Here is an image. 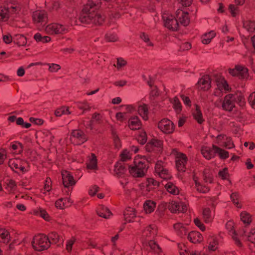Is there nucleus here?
Masks as SVG:
<instances>
[{
    "label": "nucleus",
    "instance_id": "63",
    "mask_svg": "<svg viewBox=\"0 0 255 255\" xmlns=\"http://www.w3.org/2000/svg\"><path fill=\"white\" fill-rule=\"evenodd\" d=\"M204 180L206 182L212 183L213 177L209 173L205 172L204 174Z\"/></svg>",
    "mask_w": 255,
    "mask_h": 255
},
{
    "label": "nucleus",
    "instance_id": "38",
    "mask_svg": "<svg viewBox=\"0 0 255 255\" xmlns=\"http://www.w3.org/2000/svg\"><path fill=\"white\" fill-rule=\"evenodd\" d=\"M131 159V154L127 149H125L121 154V161L126 162Z\"/></svg>",
    "mask_w": 255,
    "mask_h": 255
},
{
    "label": "nucleus",
    "instance_id": "15",
    "mask_svg": "<svg viewBox=\"0 0 255 255\" xmlns=\"http://www.w3.org/2000/svg\"><path fill=\"white\" fill-rule=\"evenodd\" d=\"M71 135L73 138H75L78 140L77 144H81L87 140V138L84 133L80 130H74Z\"/></svg>",
    "mask_w": 255,
    "mask_h": 255
},
{
    "label": "nucleus",
    "instance_id": "2",
    "mask_svg": "<svg viewBox=\"0 0 255 255\" xmlns=\"http://www.w3.org/2000/svg\"><path fill=\"white\" fill-rule=\"evenodd\" d=\"M134 166H129L128 167L130 173L135 177H143L147 169L145 162L137 158L134 159Z\"/></svg>",
    "mask_w": 255,
    "mask_h": 255
},
{
    "label": "nucleus",
    "instance_id": "17",
    "mask_svg": "<svg viewBox=\"0 0 255 255\" xmlns=\"http://www.w3.org/2000/svg\"><path fill=\"white\" fill-rule=\"evenodd\" d=\"M226 228L230 233V234L232 236V238L235 241L236 245L238 246H241L242 243L239 239L236 237L235 231L234 230L233 223L231 221L228 222L226 224Z\"/></svg>",
    "mask_w": 255,
    "mask_h": 255
},
{
    "label": "nucleus",
    "instance_id": "55",
    "mask_svg": "<svg viewBox=\"0 0 255 255\" xmlns=\"http://www.w3.org/2000/svg\"><path fill=\"white\" fill-rule=\"evenodd\" d=\"M8 10H9V16L11 15V16L14 14H17L20 10V7L17 5H14L11 6L10 8H8Z\"/></svg>",
    "mask_w": 255,
    "mask_h": 255
},
{
    "label": "nucleus",
    "instance_id": "62",
    "mask_svg": "<svg viewBox=\"0 0 255 255\" xmlns=\"http://www.w3.org/2000/svg\"><path fill=\"white\" fill-rule=\"evenodd\" d=\"M194 223L196 224V226H197L200 230H201L202 231H205V227L203 225V224L202 223L201 221L198 219H195L194 220Z\"/></svg>",
    "mask_w": 255,
    "mask_h": 255
},
{
    "label": "nucleus",
    "instance_id": "49",
    "mask_svg": "<svg viewBox=\"0 0 255 255\" xmlns=\"http://www.w3.org/2000/svg\"><path fill=\"white\" fill-rule=\"evenodd\" d=\"M16 188V184L15 182L12 180H10L7 183L6 189L8 192H11L15 190Z\"/></svg>",
    "mask_w": 255,
    "mask_h": 255
},
{
    "label": "nucleus",
    "instance_id": "19",
    "mask_svg": "<svg viewBox=\"0 0 255 255\" xmlns=\"http://www.w3.org/2000/svg\"><path fill=\"white\" fill-rule=\"evenodd\" d=\"M159 185V182L156 181L153 178H148L147 179V184L146 186V189L144 192V194L147 195L148 192H149L151 190L155 189L156 187H158Z\"/></svg>",
    "mask_w": 255,
    "mask_h": 255
},
{
    "label": "nucleus",
    "instance_id": "44",
    "mask_svg": "<svg viewBox=\"0 0 255 255\" xmlns=\"http://www.w3.org/2000/svg\"><path fill=\"white\" fill-rule=\"evenodd\" d=\"M140 38L143 40L145 43H147V45L150 46H153V44L150 42L149 37L148 34L145 32H141L140 34Z\"/></svg>",
    "mask_w": 255,
    "mask_h": 255
},
{
    "label": "nucleus",
    "instance_id": "12",
    "mask_svg": "<svg viewBox=\"0 0 255 255\" xmlns=\"http://www.w3.org/2000/svg\"><path fill=\"white\" fill-rule=\"evenodd\" d=\"M215 147L217 146L213 145L212 148L209 147H203L201 150V152L204 157L207 159H210L214 157L217 153L216 149Z\"/></svg>",
    "mask_w": 255,
    "mask_h": 255
},
{
    "label": "nucleus",
    "instance_id": "57",
    "mask_svg": "<svg viewBox=\"0 0 255 255\" xmlns=\"http://www.w3.org/2000/svg\"><path fill=\"white\" fill-rule=\"evenodd\" d=\"M248 239L249 241L255 244V229L251 230L248 235Z\"/></svg>",
    "mask_w": 255,
    "mask_h": 255
},
{
    "label": "nucleus",
    "instance_id": "58",
    "mask_svg": "<svg viewBox=\"0 0 255 255\" xmlns=\"http://www.w3.org/2000/svg\"><path fill=\"white\" fill-rule=\"evenodd\" d=\"M239 195L238 193H233L231 195V199L234 204L237 206L238 208H241V206L239 205V202L236 201L238 199Z\"/></svg>",
    "mask_w": 255,
    "mask_h": 255
},
{
    "label": "nucleus",
    "instance_id": "51",
    "mask_svg": "<svg viewBox=\"0 0 255 255\" xmlns=\"http://www.w3.org/2000/svg\"><path fill=\"white\" fill-rule=\"evenodd\" d=\"M34 39L36 41L38 42H42L43 43L47 42V36H42L41 34L37 33L34 35Z\"/></svg>",
    "mask_w": 255,
    "mask_h": 255
},
{
    "label": "nucleus",
    "instance_id": "28",
    "mask_svg": "<svg viewBox=\"0 0 255 255\" xmlns=\"http://www.w3.org/2000/svg\"><path fill=\"white\" fill-rule=\"evenodd\" d=\"M18 162L19 160L17 159H11L9 161V166L13 170L15 171V169H19L22 172H25V168L22 165H19Z\"/></svg>",
    "mask_w": 255,
    "mask_h": 255
},
{
    "label": "nucleus",
    "instance_id": "61",
    "mask_svg": "<svg viewBox=\"0 0 255 255\" xmlns=\"http://www.w3.org/2000/svg\"><path fill=\"white\" fill-rule=\"evenodd\" d=\"M219 175L222 177L223 179H227L228 176L227 168H224L223 170L220 171L219 172Z\"/></svg>",
    "mask_w": 255,
    "mask_h": 255
},
{
    "label": "nucleus",
    "instance_id": "50",
    "mask_svg": "<svg viewBox=\"0 0 255 255\" xmlns=\"http://www.w3.org/2000/svg\"><path fill=\"white\" fill-rule=\"evenodd\" d=\"M200 236H201V234H200L198 232H191L188 234V239L191 242H192L193 243H195L196 242L195 241V238L196 237H200Z\"/></svg>",
    "mask_w": 255,
    "mask_h": 255
},
{
    "label": "nucleus",
    "instance_id": "46",
    "mask_svg": "<svg viewBox=\"0 0 255 255\" xmlns=\"http://www.w3.org/2000/svg\"><path fill=\"white\" fill-rule=\"evenodd\" d=\"M35 214L37 215H39L46 221L48 220L46 211L41 208H39L38 210L36 211Z\"/></svg>",
    "mask_w": 255,
    "mask_h": 255
},
{
    "label": "nucleus",
    "instance_id": "41",
    "mask_svg": "<svg viewBox=\"0 0 255 255\" xmlns=\"http://www.w3.org/2000/svg\"><path fill=\"white\" fill-rule=\"evenodd\" d=\"M173 105L174 109L178 113L182 110L181 104L177 97H175L173 99Z\"/></svg>",
    "mask_w": 255,
    "mask_h": 255
},
{
    "label": "nucleus",
    "instance_id": "7",
    "mask_svg": "<svg viewBox=\"0 0 255 255\" xmlns=\"http://www.w3.org/2000/svg\"><path fill=\"white\" fill-rule=\"evenodd\" d=\"M229 72L233 76L240 79L246 78L248 76V69L241 65H237L234 69H229Z\"/></svg>",
    "mask_w": 255,
    "mask_h": 255
},
{
    "label": "nucleus",
    "instance_id": "56",
    "mask_svg": "<svg viewBox=\"0 0 255 255\" xmlns=\"http://www.w3.org/2000/svg\"><path fill=\"white\" fill-rule=\"evenodd\" d=\"M105 39L109 42H115L117 40L118 38L114 34L107 33L105 35Z\"/></svg>",
    "mask_w": 255,
    "mask_h": 255
},
{
    "label": "nucleus",
    "instance_id": "14",
    "mask_svg": "<svg viewBox=\"0 0 255 255\" xmlns=\"http://www.w3.org/2000/svg\"><path fill=\"white\" fill-rule=\"evenodd\" d=\"M173 228L177 235L181 237L186 235L188 233V230L181 223H177L173 225Z\"/></svg>",
    "mask_w": 255,
    "mask_h": 255
},
{
    "label": "nucleus",
    "instance_id": "20",
    "mask_svg": "<svg viewBox=\"0 0 255 255\" xmlns=\"http://www.w3.org/2000/svg\"><path fill=\"white\" fill-rule=\"evenodd\" d=\"M127 169L121 162H118L115 165L114 172L118 176H121L126 172Z\"/></svg>",
    "mask_w": 255,
    "mask_h": 255
},
{
    "label": "nucleus",
    "instance_id": "64",
    "mask_svg": "<svg viewBox=\"0 0 255 255\" xmlns=\"http://www.w3.org/2000/svg\"><path fill=\"white\" fill-rule=\"evenodd\" d=\"M99 187L96 185L92 187L89 191V194L91 196H94L98 191Z\"/></svg>",
    "mask_w": 255,
    "mask_h": 255
},
{
    "label": "nucleus",
    "instance_id": "35",
    "mask_svg": "<svg viewBox=\"0 0 255 255\" xmlns=\"http://www.w3.org/2000/svg\"><path fill=\"white\" fill-rule=\"evenodd\" d=\"M55 115L57 117H60L62 115H69L71 112L69 110V108L67 107H62L55 111Z\"/></svg>",
    "mask_w": 255,
    "mask_h": 255
},
{
    "label": "nucleus",
    "instance_id": "13",
    "mask_svg": "<svg viewBox=\"0 0 255 255\" xmlns=\"http://www.w3.org/2000/svg\"><path fill=\"white\" fill-rule=\"evenodd\" d=\"M198 85L201 89L208 90L211 87V78L207 75L203 76L198 81Z\"/></svg>",
    "mask_w": 255,
    "mask_h": 255
},
{
    "label": "nucleus",
    "instance_id": "18",
    "mask_svg": "<svg viewBox=\"0 0 255 255\" xmlns=\"http://www.w3.org/2000/svg\"><path fill=\"white\" fill-rule=\"evenodd\" d=\"M97 214L105 219H108L112 215L111 212L103 205H100L97 210Z\"/></svg>",
    "mask_w": 255,
    "mask_h": 255
},
{
    "label": "nucleus",
    "instance_id": "37",
    "mask_svg": "<svg viewBox=\"0 0 255 255\" xmlns=\"http://www.w3.org/2000/svg\"><path fill=\"white\" fill-rule=\"evenodd\" d=\"M77 106L79 109L83 110V113L86 111H90L91 109V107L86 101L79 102L77 103Z\"/></svg>",
    "mask_w": 255,
    "mask_h": 255
},
{
    "label": "nucleus",
    "instance_id": "39",
    "mask_svg": "<svg viewBox=\"0 0 255 255\" xmlns=\"http://www.w3.org/2000/svg\"><path fill=\"white\" fill-rule=\"evenodd\" d=\"M241 219L245 224H249L251 222V216L246 212L241 213Z\"/></svg>",
    "mask_w": 255,
    "mask_h": 255
},
{
    "label": "nucleus",
    "instance_id": "29",
    "mask_svg": "<svg viewBox=\"0 0 255 255\" xmlns=\"http://www.w3.org/2000/svg\"><path fill=\"white\" fill-rule=\"evenodd\" d=\"M156 234L155 226L149 225L147 227L143 233V237H151Z\"/></svg>",
    "mask_w": 255,
    "mask_h": 255
},
{
    "label": "nucleus",
    "instance_id": "47",
    "mask_svg": "<svg viewBox=\"0 0 255 255\" xmlns=\"http://www.w3.org/2000/svg\"><path fill=\"white\" fill-rule=\"evenodd\" d=\"M153 147H156L159 149V150L162 147L163 143L161 140L153 139L150 141Z\"/></svg>",
    "mask_w": 255,
    "mask_h": 255
},
{
    "label": "nucleus",
    "instance_id": "22",
    "mask_svg": "<svg viewBox=\"0 0 255 255\" xmlns=\"http://www.w3.org/2000/svg\"><path fill=\"white\" fill-rule=\"evenodd\" d=\"M216 36V33L214 31H211L208 33H206L202 35V42L204 44L210 43L212 39Z\"/></svg>",
    "mask_w": 255,
    "mask_h": 255
},
{
    "label": "nucleus",
    "instance_id": "8",
    "mask_svg": "<svg viewBox=\"0 0 255 255\" xmlns=\"http://www.w3.org/2000/svg\"><path fill=\"white\" fill-rule=\"evenodd\" d=\"M187 157L181 153H179L176 156V167L178 171L184 172L186 169L185 164L187 163Z\"/></svg>",
    "mask_w": 255,
    "mask_h": 255
},
{
    "label": "nucleus",
    "instance_id": "31",
    "mask_svg": "<svg viewBox=\"0 0 255 255\" xmlns=\"http://www.w3.org/2000/svg\"><path fill=\"white\" fill-rule=\"evenodd\" d=\"M165 187L168 192L173 195H177L179 192L178 188L172 182H168Z\"/></svg>",
    "mask_w": 255,
    "mask_h": 255
},
{
    "label": "nucleus",
    "instance_id": "27",
    "mask_svg": "<svg viewBox=\"0 0 255 255\" xmlns=\"http://www.w3.org/2000/svg\"><path fill=\"white\" fill-rule=\"evenodd\" d=\"M124 217L126 221L131 222L132 219L135 217L134 209L130 207L128 208L124 212Z\"/></svg>",
    "mask_w": 255,
    "mask_h": 255
},
{
    "label": "nucleus",
    "instance_id": "60",
    "mask_svg": "<svg viewBox=\"0 0 255 255\" xmlns=\"http://www.w3.org/2000/svg\"><path fill=\"white\" fill-rule=\"evenodd\" d=\"M249 101L252 108L255 109V92H253L250 95Z\"/></svg>",
    "mask_w": 255,
    "mask_h": 255
},
{
    "label": "nucleus",
    "instance_id": "5",
    "mask_svg": "<svg viewBox=\"0 0 255 255\" xmlns=\"http://www.w3.org/2000/svg\"><path fill=\"white\" fill-rule=\"evenodd\" d=\"M158 127L163 132L166 134L172 133L175 128L173 122L167 119L161 120L158 123Z\"/></svg>",
    "mask_w": 255,
    "mask_h": 255
},
{
    "label": "nucleus",
    "instance_id": "40",
    "mask_svg": "<svg viewBox=\"0 0 255 255\" xmlns=\"http://www.w3.org/2000/svg\"><path fill=\"white\" fill-rule=\"evenodd\" d=\"M216 149V151H217V153H218L220 158H222V159H226V158H227L228 157H229V153L228 151H226L220 148H219V147H215Z\"/></svg>",
    "mask_w": 255,
    "mask_h": 255
},
{
    "label": "nucleus",
    "instance_id": "25",
    "mask_svg": "<svg viewBox=\"0 0 255 255\" xmlns=\"http://www.w3.org/2000/svg\"><path fill=\"white\" fill-rule=\"evenodd\" d=\"M138 112L144 120H147L148 111L147 106L146 105L143 104L139 106L138 108Z\"/></svg>",
    "mask_w": 255,
    "mask_h": 255
},
{
    "label": "nucleus",
    "instance_id": "43",
    "mask_svg": "<svg viewBox=\"0 0 255 255\" xmlns=\"http://www.w3.org/2000/svg\"><path fill=\"white\" fill-rule=\"evenodd\" d=\"M148 246L152 251L157 253L159 252L160 248L154 241L150 240L148 242Z\"/></svg>",
    "mask_w": 255,
    "mask_h": 255
},
{
    "label": "nucleus",
    "instance_id": "4",
    "mask_svg": "<svg viewBox=\"0 0 255 255\" xmlns=\"http://www.w3.org/2000/svg\"><path fill=\"white\" fill-rule=\"evenodd\" d=\"M162 19L164 21V26L166 27L173 31L178 29L179 24L177 18H175L172 15L164 13L162 15Z\"/></svg>",
    "mask_w": 255,
    "mask_h": 255
},
{
    "label": "nucleus",
    "instance_id": "6",
    "mask_svg": "<svg viewBox=\"0 0 255 255\" xmlns=\"http://www.w3.org/2000/svg\"><path fill=\"white\" fill-rule=\"evenodd\" d=\"M236 98L233 94H228L226 95L223 100L222 107L223 110L231 112L235 107Z\"/></svg>",
    "mask_w": 255,
    "mask_h": 255
},
{
    "label": "nucleus",
    "instance_id": "48",
    "mask_svg": "<svg viewBox=\"0 0 255 255\" xmlns=\"http://www.w3.org/2000/svg\"><path fill=\"white\" fill-rule=\"evenodd\" d=\"M137 140L141 144H144L146 143L147 140L146 133L144 131L141 132L138 136Z\"/></svg>",
    "mask_w": 255,
    "mask_h": 255
},
{
    "label": "nucleus",
    "instance_id": "24",
    "mask_svg": "<svg viewBox=\"0 0 255 255\" xmlns=\"http://www.w3.org/2000/svg\"><path fill=\"white\" fill-rule=\"evenodd\" d=\"M140 126V122L137 117H132L129 120V126L132 130L139 128Z\"/></svg>",
    "mask_w": 255,
    "mask_h": 255
},
{
    "label": "nucleus",
    "instance_id": "42",
    "mask_svg": "<svg viewBox=\"0 0 255 255\" xmlns=\"http://www.w3.org/2000/svg\"><path fill=\"white\" fill-rule=\"evenodd\" d=\"M59 240V236L54 232L49 235V243L56 244Z\"/></svg>",
    "mask_w": 255,
    "mask_h": 255
},
{
    "label": "nucleus",
    "instance_id": "16",
    "mask_svg": "<svg viewBox=\"0 0 255 255\" xmlns=\"http://www.w3.org/2000/svg\"><path fill=\"white\" fill-rule=\"evenodd\" d=\"M156 172L159 176L164 179H168L171 178L170 175L168 173L167 169L163 168L159 164H156L155 167Z\"/></svg>",
    "mask_w": 255,
    "mask_h": 255
},
{
    "label": "nucleus",
    "instance_id": "30",
    "mask_svg": "<svg viewBox=\"0 0 255 255\" xmlns=\"http://www.w3.org/2000/svg\"><path fill=\"white\" fill-rule=\"evenodd\" d=\"M9 10L8 8L0 7V21H6L9 17Z\"/></svg>",
    "mask_w": 255,
    "mask_h": 255
},
{
    "label": "nucleus",
    "instance_id": "59",
    "mask_svg": "<svg viewBox=\"0 0 255 255\" xmlns=\"http://www.w3.org/2000/svg\"><path fill=\"white\" fill-rule=\"evenodd\" d=\"M224 146L228 149L234 147V144L230 137H226V141L224 142Z\"/></svg>",
    "mask_w": 255,
    "mask_h": 255
},
{
    "label": "nucleus",
    "instance_id": "21",
    "mask_svg": "<svg viewBox=\"0 0 255 255\" xmlns=\"http://www.w3.org/2000/svg\"><path fill=\"white\" fill-rule=\"evenodd\" d=\"M32 17L35 22L40 23L43 22L46 16L44 11H36L33 12Z\"/></svg>",
    "mask_w": 255,
    "mask_h": 255
},
{
    "label": "nucleus",
    "instance_id": "36",
    "mask_svg": "<svg viewBox=\"0 0 255 255\" xmlns=\"http://www.w3.org/2000/svg\"><path fill=\"white\" fill-rule=\"evenodd\" d=\"M203 216L206 223H209L212 220L211 212L209 208H205L203 212Z\"/></svg>",
    "mask_w": 255,
    "mask_h": 255
},
{
    "label": "nucleus",
    "instance_id": "53",
    "mask_svg": "<svg viewBox=\"0 0 255 255\" xmlns=\"http://www.w3.org/2000/svg\"><path fill=\"white\" fill-rule=\"evenodd\" d=\"M61 66L57 64H49V72H56L60 69Z\"/></svg>",
    "mask_w": 255,
    "mask_h": 255
},
{
    "label": "nucleus",
    "instance_id": "11",
    "mask_svg": "<svg viewBox=\"0 0 255 255\" xmlns=\"http://www.w3.org/2000/svg\"><path fill=\"white\" fill-rule=\"evenodd\" d=\"M67 31L65 26L57 23L49 24V34L63 33Z\"/></svg>",
    "mask_w": 255,
    "mask_h": 255
},
{
    "label": "nucleus",
    "instance_id": "10",
    "mask_svg": "<svg viewBox=\"0 0 255 255\" xmlns=\"http://www.w3.org/2000/svg\"><path fill=\"white\" fill-rule=\"evenodd\" d=\"M63 184L65 187L73 186L75 184L73 177L67 171L64 170L61 172Z\"/></svg>",
    "mask_w": 255,
    "mask_h": 255
},
{
    "label": "nucleus",
    "instance_id": "9",
    "mask_svg": "<svg viewBox=\"0 0 255 255\" xmlns=\"http://www.w3.org/2000/svg\"><path fill=\"white\" fill-rule=\"evenodd\" d=\"M176 16L178 19V23L183 26H187L190 23V19L188 13L183 11L182 10L178 9L176 12Z\"/></svg>",
    "mask_w": 255,
    "mask_h": 255
},
{
    "label": "nucleus",
    "instance_id": "23",
    "mask_svg": "<svg viewBox=\"0 0 255 255\" xmlns=\"http://www.w3.org/2000/svg\"><path fill=\"white\" fill-rule=\"evenodd\" d=\"M155 206L154 202L150 200H147L143 205L144 210L146 213H151L154 210Z\"/></svg>",
    "mask_w": 255,
    "mask_h": 255
},
{
    "label": "nucleus",
    "instance_id": "45",
    "mask_svg": "<svg viewBox=\"0 0 255 255\" xmlns=\"http://www.w3.org/2000/svg\"><path fill=\"white\" fill-rule=\"evenodd\" d=\"M169 210L173 213L179 212L180 209V203L173 201L169 206Z\"/></svg>",
    "mask_w": 255,
    "mask_h": 255
},
{
    "label": "nucleus",
    "instance_id": "52",
    "mask_svg": "<svg viewBox=\"0 0 255 255\" xmlns=\"http://www.w3.org/2000/svg\"><path fill=\"white\" fill-rule=\"evenodd\" d=\"M117 60V67L118 69L124 67L127 64V62L122 57L118 58Z\"/></svg>",
    "mask_w": 255,
    "mask_h": 255
},
{
    "label": "nucleus",
    "instance_id": "32",
    "mask_svg": "<svg viewBox=\"0 0 255 255\" xmlns=\"http://www.w3.org/2000/svg\"><path fill=\"white\" fill-rule=\"evenodd\" d=\"M193 179L195 182V186L197 190L201 193H205L209 191V189L206 186H203L198 181L197 178L194 177Z\"/></svg>",
    "mask_w": 255,
    "mask_h": 255
},
{
    "label": "nucleus",
    "instance_id": "26",
    "mask_svg": "<svg viewBox=\"0 0 255 255\" xmlns=\"http://www.w3.org/2000/svg\"><path fill=\"white\" fill-rule=\"evenodd\" d=\"M87 167L89 169H96L97 168V160L96 156L94 154H92L87 163Z\"/></svg>",
    "mask_w": 255,
    "mask_h": 255
},
{
    "label": "nucleus",
    "instance_id": "1",
    "mask_svg": "<svg viewBox=\"0 0 255 255\" xmlns=\"http://www.w3.org/2000/svg\"><path fill=\"white\" fill-rule=\"evenodd\" d=\"M98 7L93 1H88L84 5L79 16L80 22L85 24H101L104 21V17L98 12H96Z\"/></svg>",
    "mask_w": 255,
    "mask_h": 255
},
{
    "label": "nucleus",
    "instance_id": "54",
    "mask_svg": "<svg viewBox=\"0 0 255 255\" xmlns=\"http://www.w3.org/2000/svg\"><path fill=\"white\" fill-rule=\"evenodd\" d=\"M55 207L57 208H59L60 209H63L65 207H67L68 205H66L65 203H64L63 199L61 198L56 201Z\"/></svg>",
    "mask_w": 255,
    "mask_h": 255
},
{
    "label": "nucleus",
    "instance_id": "34",
    "mask_svg": "<svg viewBox=\"0 0 255 255\" xmlns=\"http://www.w3.org/2000/svg\"><path fill=\"white\" fill-rule=\"evenodd\" d=\"M196 107V109L193 113V116L199 124H202L204 121L202 118V114L199 109V107L197 105Z\"/></svg>",
    "mask_w": 255,
    "mask_h": 255
},
{
    "label": "nucleus",
    "instance_id": "33",
    "mask_svg": "<svg viewBox=\"0 0 255 255\" xmlns=\"http://www.w3.org/2000/svg\"><path fill=\"white\" fill-rule=\"evenodd\" d=\"M9 241L8 232L3 229H0V242L8 243Z\"/></svg>",
    "mask_w": 255,
    "mask_h": 255
},
{
    "label": "nucleus",
    "instance_id": "3",
    "mask_svg": "<svg viewBox=\"0 0 255 255\" xmlns=\"http://www.w3.org/2000/svg\"><path fill=\"white\" fill-rule=\"evenodd\" d=\"M47 238L43 234H39L33 238L32 242L33 248L37 251H42L47 249Z\"/></svg>",
    "mask_w": 255,
    "mask_h": 255
}]
</instances>
